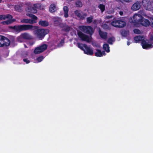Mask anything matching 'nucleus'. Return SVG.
Wrapping results in <instances>:
<instances>
[{
  "mask_svg": "<svg viewBox=\"0 0 153 153\" xmlns=\"http://www.w3.org/2000/svg\"><path fill=\"white\" fill-rule=\"evenodd\" d=\"M10 28L18 32L29 30H34L35 35L40 40L43 39L46 35L49 32V30L48 29H38V26H33L31 25H15L11 27Z\"/></svg>",
  "mask_w": 153,
  "mask_h": 153,
  "instance_id": "f257e3e1",
  "label": "nucleus"
},
{
  "mask_svg": "<svg viewBox=\"0 0 153 153\" xmlns=\"http://www.w3.org/2000/svg\"><path fill=\"white\" fill-rule=\"evenodd\" d=\"M133 19L134 21V23H140L144 26L147 27L149 26L150 24V22L148 19H144L139 14L134 15Z\"/></svg>",
  "mask_w": 153,
  "mask_h": 153,
  "instance_id": "f03ea898",
  "label": "nucleus"
},
{
  "mask_svg": "<svg viewBox=\"0 0 153 153\" xmlns=\"http://www.w3.org/2000/svg\"><path fill=\"white\" fill-rule=\"evenodd\" d=\"M111 25L116 27L123 28L126 25V23L120 19H115L111 23Z\"/></svg>",
  "mask_w": 153,
  "mask_h": 153,
  "instance_id": "7ed1b4c3",
  "label": "nucleus"
},
{
  "mask_svg": "<svg viewBox=\"0 0 153 153\" xmlns=\"http://www.w3.org/2000/svg\"><path fill=\"white\" fill-rule=\"evenodd\" d=\"M80 30L84 33L89 34L91 36L94 33V30L92 27L89 26H82L80 27Z\"/></svg>",
  "mask_w": 153,
  "mask_h": 153,
  "instance_id": "20e7f679",
  "label": "nucleus"
},
{
  "mask_svg": "<svg viewBox=\"0 0 153 153\" xmlns=\"http://www.w3.org/2000/svg\"><path fill=\"white\" fill-rule=\"evenodd\" d=\"M142 4L146 10L151 11L153 10V5L150 0H143Z\"/></svg>",
  "mask_w": 153,
  "mask_h": 153,
  "instance_id": "39448f33",
  "label": "nucleus"
},
{
  "mask_svg": "<svg viewBox=\"0 0 153 153\" xmlns=\"http://www.w3.org/2000/svg\"><path fill=\"white\" fill-rule=\"evenodd\" d=\"M10 43V41L7 38L4 36L0 35V47L4 46H8Z\"/></svg>",
  "mask_w": 153,
  "mask_h": 153,
  "instance_id": "423d86ee",
  "label": "nucleus"
},
{
  "mask_svg": "<svg viewBox=\"0 0 153 153\" xmlns=\"http://www.w3.org/2000/svg\"><path fill=\"white\" fill-rule=\"evenodd\" d=\"M77 35L82 41H86L87 42H89L91 41V39L88 36L84 34L80 31L77 32Z\"/></svg>",
  "mask_w": 153,
  "mask_h": 153,
  "instance_id": "0eeeda50",
  "label": "nucleus"
},
{
  "mask_svg": "<svg viewBox=\"0 0 153 153\" xmlns=\"http://www.w3.org/2000/svg\"><path fill=\"white\" fill-rule=\"evenodd\" d=\"M48 45L45 44H43L40 46L36 48L34 50V53L38 54L43 52L47 49Z\"/></svg>",
  "mask_w": 153,
  "mask_h": 153,
  "instance_id": "6e6552de",
  "label": "nucleus"
},
{
  "mask_svg": "<svg viewBox=\"0 0 153 153\" xmlns=\"http://www.w3.org/2000/svg\"><path fill=\"white\" fill-rule=\"evenodd\" d=\"M149 41L148 40H143L141 42V45L142 48L144 49H149L153 47V45L151 43H148Z\"/></svg>",
  "mask_w": 153,
  "mask_h": 153,
  "instance_id": "1a4fd4ad",
  "label": "nucleus"
},
{
  "mask_svg": "<svg viewBox=\"0 0 153 153\" xmlns=\"http://www.w3.org/2000/svg\"><path fill=\"white\" fill-rule=\"evenodd\" d=\"M40 5L39 4H34L33 5L34 7H29L26 9V10L28 12L35 13L37 12L36 8H38V7Z\"/></svg>",
  "mask_w": 153,
  "mask_h": 153,
  "instance_id": "9d476101",
  "label": "nucleus"
},
{
  "mask_svg": "<svg viewBox=\"0 0 153 153\" xmlns=\"http://www.w3.org/2000/svg\"><path fill=\"white\" fill-rule=\"evenodd\" d=\"M84 49L83 51L85 54L88 55H92L94 54L93 51L90 48L88 47L86 44H84Z\"/></svg>",
  "mask_w": 153,
  "mask_h": 153,
  "instance_id": "9b49d317",
  "label": "nucleus"
},
{
  "mask_svg": "<svg viewBox=\"0 0 153 153\" xmlns=\"http://www.w3.org/2000/svg\"><path fill=\"white\" fill-rule=\"evenodd\" d=\"M141 3L140 1H137L134 3L131 7V9L133 10H137L140 7Z\"/></svg>",
  "mask_w": 153,
  "mask_h": 153,
  "instance_id": "f8f14e48",
  "label": "nucleus"
},
{
  "mask_svg": "<svg viewBox=\"0 0 153 153\" xmlns=\"http://www.w3.org/2000/svg\"><path fill=\"white\" fill-rule=\"evenodd\" d=\"M74 13L76 16L81 19H85V16L86 15L85 13L82 14L81 11L78 10H76L74 11Z\"/></svg>",
  "mask_w": 153,
  "mask_h": 153,
  "instance_id": "ddd939ff",
  "label": "nucleus"
},
{
  "mask_svg": "<svg viewBox=\"0 0 153 153\" xmlns=\"http://www.w3.org/2000/svg\"><path fill=\"white\" fill-rule=\"evenodd\" d=\"M20 22L21 23L32 24L35 23L36 22V21L33 20L24 19H22L20 21Z\"/></svg>",
  "mask_w": 153,
  "mask_h": 153,
  "instance_id": "4468645a",
  "label": "nucleus"
},
{
  "mask_svg": "<svg viewBox=\"0 0 153 153\" xmlns=\"http://www.w3.org/2000/svg\"><path fill=\"white\" fill-rule=\"evenodd\" d=\"M100 37L102 39H106L107 38L108 33L102 31L100 29L98 31Z\"/></svg>",
  "mask_w": 153,
  "mask_h": 153,
  "instance_id": "2eb2a0df",
  "label": "nucleus"
},
{
  "mask_svg": "<svg viewBox=\"0 0 153 153\" xmlns=\"http://www.w3.org/2000/svg\"><path fill=\"white\" fill-rule=\"evenodd\" d=\"M60 27L62 28V31L65 32H68L71 30V28L70 26L65 24H62L61 25Z\"/></svg>",
  "mask_w": 153,
  "mask_h": 153,
  "instance_id": "dca6fc26",
  "label": "nucleus"
},
{
  "mask_svg": "<svg viewBox=\"0 0 153 153\" xmlns=\"http://www.w3.org/2000/svg\"><path fill=\"white\" fill-rule=\"evenodd\" d=\"M97 52L95 53V55L97 57H100L102 56L103 55H105V51H103L101 52V50L100 49H96Z\"/></svg>",
  "mask_w": 153,
  "mask_h": 153,
  "instance_id": "f3484780",
  "label": "nucleus"
},
{
  "mask_svg": "<svg viewBox=\"0 0 153 153\" xmlns=\"http://www.w3.org/2000/svg\"><path fill=\"white\" fill-rule=\"evenodd\" d=\"M136 43H139L140 41L143 40V36H138L134 37V38Z\"/></svg>",
  "mask_w": 153,
  "mask_h": 153,
  "instance_id": "a211bd4d",
  "label": "nucleus"
},
{
  "mask_svg": "<svg viewBox=\"0 0 153 153\" xmlns=\"http://www.w3.org/2000/svg\"><path fill=\"white\" fill-rule=\"evenodd\" d=\"M21 36L23 39H32V36L27 33H24L21 34Z\"/></svg>",
  "mask_w": 153,
  "mask_h": 153,
  "instance_id": "6ab92c4d",
  "label": "nucleus"
},
{
  "mask_svg": "<svg viewBox=\"0 0 153 153\" xmlns=\"http://www.w3.org/2000/svg\"><path fill=\"white\" fill-rule=\"evenodd\" d=\"M39 25L43 27H47L48 26L49 23L45 21L41 20L39 22Z\"/></svg>",
  "mask_w": 153,
  "mask_h": 153,
  "instance_id": "aec40b11",
  "label": "nucleus"
},
{
  "mask_svg": "<svg viewBox=\"0 0 153 153\" xmlns=\"http://www.w3.org/2000/svg\"><path fill=\"white\" fill-rule=\"evenodd\" d=\"M63 10L64 12V16L65 18H67L68 16V12L69 9L68 7L64 6L63 7Z\"/></svg>",
  "mask_w": 153,
  "mask_h": 153,
  "instance_id": "412c9836",
  "label": "nucleus"
},
{
  "mask_svg": "<svg viewBox=\"0 0 153 153\" xmlns=\"http://www.w3.org/2000/svg\"><path fill=\"white\" fill-rule=\"evenodd\" d=\"M103 49L107 52H109L110 51V47L108 44L107 43L103 45Z\"/></svg>",
  "mask_w": 153,
  "mask_h": 153,
  "instance_id": "4be33fe9",
  "label": "nucleus"
},
{
  "mask_svg": "<svg viewBox=\"0 0 153 153\" xmlns=\"http://www.w3.org/2000/svg\"><path fill=\"white\" fill-rule=\"evenodd\" d=\"M55 8L56 7L54 4H51L49 8L50 12L52 13L55 12Z\"/></svg>",
  "mask_w": 153,
  "mask_h": 153,
  "instance_id": "5701e85b",
  "label": "nucleus"
},
{
  "mask_svg": "<svg viewBox=\"0 0 153 153\" xmlns=\"http://www.w3.org/2000/svg\"><path fill=\"white\" fill-rule=\"evenodd\" d=\"M27 15V16H29L33 20H35L36 21V20H37L38 19V18L34 15L32 14L31 13H27L26 14Z\"/></svg>",
  "mask_w": 153,
  "mask_h": 153,
  "instance_id": "b1692460",
  "label": "nucleus"
},
{
  "mask_svg": "<svg viewBox=\"0 0 153 153\" xmlns=\"http://www.w3.org/2000/svg\"><path fill=\"white\" fill-rule=\"evenodd\" d=\"M129 31L128 30H123L121 32V34L124 37H126L127 35L128 34Z\"/></svg>",
  "mask_w": 153,
  "mask_h": 153,
  "instance_id": "393cba45",
  "label": "nucleus"
},
{
  "mask_svg": "<svg viewBox=\"0 0 153 153\" xmlns=\"http://www.w3.org/2000/svg\"><path fill=\"white\" fill-rule=\"evenodd\" d=\"M98 8L102 12H104L105 10V5L103 4H100L98 6Z\"/></svg>",
  "mask_w": 153,
  "mask_h": 153,
  "instance_id": "a878e982",
  "label": "nucleus"
},
{
  "mask_svg": "<svg viewBox=\"0 0 153 153\" xmlns=\"http://www.w3.org/2000/svg\"><path fill=\"white\" fill-rule=\"evenodd\" d=\"M114 41V37H111L108 39L107 40V42L110 45H112L113 42Z\"/></svg>",
  "mask_w": 153,
  "mask_h": 153,
  "instance_id": "bb28decb",
  "label": "nucleus"
},
{
  "mask_svg": "<svg viewBox=\"0 0 153 153\" xmlns=\"http://www.w3.org/2000/svg\"><path fill=\"white\" fill-rule=\"evenodd\" d=\"M15 10L18 12H21L22 10V6L20 5H16L14 7Z\"/></svg>",
  "mask_w": 153,
  "mask_h": 153,
  "instance_id": "cd10ccee",
  "label": "nucleus"
},
{
  "mask_svg": "<svg viewBox=\"0 0 153 153\" xmlns=\"http://www.w3.org/2000/svg\"><path fill=\"white\" fill-rule=\"evenodd\" d=\"M76 6L77 7H81L82 6V4L81 1H76L75 3Z\"/></svg>",
  "mask_w": 153,
  "mask_h": 153,
  "instance_id": "c85d7f7f",
  "label": "nucleus"
},
{
  "mask_svg": "<svg viewBox=\"0 0 153 153\" xmlns=\"http://www.w3.org/2000/svg\"><path fill=\"white\" fill-rule=\"evenodd\" d=\"M84 44H82L80 43H77L78 47L83 51L84 50Z\"/></svg>",
  "mask_w": 153,
  "mask_h": 153,
  "instance_id": "c756f323",
  "label": "nucleus"
},
{
  "mask_svg": "<svg viewBox=\"0 0 153 153\" xmlns=\"http://www.w3.org/2000/svg\"><path fill=\"white\" fill-rule=\"evenodd\" d=\"M102 27L103 29L105 30L110 29V27L108 25L105 23L102 24Z\"/></svg>",
  "mask_w": 153,
  "mask_h": 153,
  "instance_id": "7c9ffc66",
  "label": "nucleus"
},
{
  "mask_svg": "<svg viewBox=\"0 0 153 153\" xmlns=\"http://www.w3.org/2000/svg\"><path fill=\"white\" fill-rule=\"evenodd\" d=\"M1 23L4 25H8L11 24V22L10 20H8L6 21H4L2 22Z\"/></svg>",
  "mask_w": 153,
  "mask_h": 153,
  "instance_id": "2f4dec72",
  "label": "nucleus"
},
{
  "mask_svg": "<svg viewBox=\"0 0 153 153\" xmlns=\"http://www.w3.org/2000/svg\"><path fill=\"white\" fill-rule=\"evenodd\" d=\"M93 17L91 16L87 18V22L88 23H91L93 21Z\"/></svg>",
  "mask_w": 153,
  "mask_h": 153,
  "instance_id": "473e14b6",
  "label": "nucleus"
},
{
  "mask_svg": "<svg viewBox=\"0 0 153 153\" xmlns=\"http://www.w3.org/2000/svg\"><path fill=\"white\" fill-rule=\"evenodd\" d=\"M61 23L58 20H56L54 21V24L55 26H57L60 25Z\"/></svg>",
  "mask_w": 153,
  "mask_h": 153,
  "instance_id": "72a5a7b5",
  "label": "nucleus"
},
{
  "mask_svg": "<svg viewBox=\"0 0 153 153\" xmlns=\"http://www.w3.org/2000/svg\"><path fill=\"white\" fill-rule=\"evenodd\" d=\"M44 58L43 56H41L37 58L36 60L38 62H40L42 61Z\"/></svg>",
  "mask_w": 153,
  "mask_h": 153,
  "instance_id": "f704fd0d",
  "label": "nucleus"
},
{
  "mask_svg": "<svg viewBox=\"0 0 153 153\" xmlns=\"http://www.w3.org/2000/svg\"><path fill=\"white\" fill-rule=\"evenodd\" d=\"M133 31L135 33L140 34L141 33V31L138 29H135L133 30Z\"/></svg>",
  "mask_w": 153,
  "mask_h": 153,
  "instance_id": "c9c22d12",
  "label": "nucleus"
},
{
  "mask_svg": "<svg viewBox=\"0 0 153 153\" xmlns=\"http://www.w3.org/2000/svg\"><path fill=\"white\" fill-rule=\"evenodd\" d=\"M23 38L21 36V35L20 36H19L17 38V40L18 42H23Z\"/></svg>",
  "mask_w": 153,
  "mask_h": 153,
  "instance_id": "e433bc0d",
  "label": "nucleus"
},
{
  "mask_svg": "<svg viewBox=\"0 0 153 153\" xmlns=\"http://www.w3.org/2000/svg\"><path fill=\"white\" fill-rule=\"evenodd\" d=\"M6 19V15H0V20Z\"/></svg>",
  "mask_w": 153,
  "mask_h": 153,
  "instance_id": "4c0bfd02",
  "label": "nucleus"
},
{
  "mask_svg": "<svg viewBox=\"0 0 153 153\" xmlns=\"http://www.w3.org/2000/svg\"><path fill=\"white\" fill-rule=\"evenodd\" d=\"M6 15V19H12L13 18V16L10 15V14H7L5 15Z\"/></svg>",
  "mask_w": 153,
  "mask_h": 153,
  "instance_id": "58836bf2",
  "label": "nucleus"
},
{
  "mask_svg": "<svg viewBox=\"0 0 153 153\" xmlns=\"http://www.w3.org/2000/svg\"><path fill=\"white\" fill-rule=\"evenodd\" d=\"M23 61L24 62H26V64H28L30 62V61L28 60L27 58H24L23 59Z\"/></svg>",
  "mask_w": 153,
  "mask_h": 153,
  "instance_id": "ea45409f",
  "label": "nucleus"
},
{
  "mask_svg": "<svg viewBox=\"0 0 153 153\" xmlns=\"http://www.w3.org/2000/svg\"><path fill=\"white\" fill-rule=\"evenodd\" d=\"M112 17V16H106L105 18L107 19H110V18H111Z\"/></svg>",
  "mask_w": 153,
  "mask_h": 153,
  "instance_id": "a19ab883",
  "label": "nucleus"
},
{
  "mask_svg": "<svg viewBox=\"0 0 153 153\" xmlns=\"http://www.w3.org/2000/svg\"><path fill=\"white\" fill-rule=\"evenodd\" d=\"M10 20V21H11V23H13V22H15L16 21V19H11Z\"/></svg>",
  "mask_w": 153,
  "mask_h": 153,
  "instance_id": "79ce46f5",
  "label": "nucleus"
},
{
  "mask_svg": "<svg viewBox=\"0 0 153 153\" xmlns=\"http://www.w3.org/2000/svg\"><path fill=\"white\" fill-rule=\"evenodd\" d=\"M151 22H152V24H151L152 26L153 27V19L151 20Z\"/></svg>",
  "mask_w": 153,
  "mask_h": 153,
  "instance_id": "37998d69",
  "label": "nucleus"
},
{
  "mask_svg": "<svg viewBox=\"0 0 153 153\" xmlns=\"http://www.w3.org/2000/svg\"><path fill=\"white\" fill-rule=\"evenodd\" d=\"M120 15L122 16L123 14V12L122 11H120Z\"/></svg>",
  "mask_w": 153,
  "mask_h": 153,
  "instance_id": "c03bdc74",
  "label": "nucleus"
},
{
  "mask_svg": "<svg viewBox=\"0 0 153 153\" xmlns=\"http://www.w3.org/2000/svg\"><path fill=\"white\" fill-rule=\"evenodd\" d=\"M131 44V43L129 42H127V45H129Z\"/></svg>",
  "mask_w": 153,
  "mask_h": 153,
  "instance_id": "a18cd8bd",
  "label": "nucleus"
},
{
  "mask_svg": "<svg viewBox=\"0 0 153 153\" xmlns=\"http://www.w3.org/2000/svg\"><path fill=\"white\" fill-rule=\"evenodd\" d=\"M68 1H73L74 0H67Z\"/></svg>",
  "mask_w": 153,
  "mask_h": 153,
  "instance_id": "49530a36",
  "label": "nucleus"
},
{
  "mask_svg": "<svg viewBox=\"0 0 153 153\" xmlns=\"http://www.w3.org/2000/svg\"><path fill=\"white\" fill-rule=\"evenodd\" d=\"M1 0H0V2H1Z\"/></svg>",
  "mask_w": 153,
  "mask_h": 153,
  "instance_id": "de8ad7c7",
  "label": "nucleus"
},
{
  "mask_svg": "<svg viewBox=\"0 0 153 153\" xmlns=\"http://www.w3.org/2000/svg\"><path fill=\"white\" fill-rule=\"evenodd\" d=\"M25 47H26V45H25Z\"/></svg>",
  "mask_w": 153,
  "mask_h": 153,
  "instance_id": "09e8293b",
  "label": "nucleus"
}]
</instances>
